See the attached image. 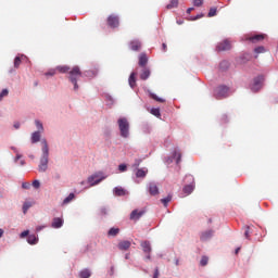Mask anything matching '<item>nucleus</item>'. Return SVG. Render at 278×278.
Listing matches in <instances>:
<instances>
[{
  "mask_svg": "<svg viewBox=\"0 0 278 278\" xmlns=\"http://www.w3.org/2000/svg\"><path fill=\"white\" fill-rule=\"evenodd\" d=\"M41 144L42 156L40 159L38 170L39 173H46L49 164V143H47V139H42Z\"/></svg>",
  "mask_w": 278,
  "mask_h": 278,
  "instance_id": "1",
  "label": "nucleus"
},
{
  "mask_svg": "<svg viewBox=\"0 0 278 278\" xmlns=\"http://www.w3.org/2000/svg\"><path fill=\"white\" fill-rule=\"evenodd\" d=\"M79 78H81V70L79 68V66H74L68 72V79L71 84L74 85V90H79V85H77V80Z\"/></svg>",
  "mask_w": 278,
  "mask_h": 278,
  "instance_id": "2",
  "label": "nucleus"
},
{
  "mask_svg": "<svg viewBox=\"0 0 278 278\" xmlns=\"http://www.w3.org/2000/svg\"><path fill=\"white\" fill-rule=\"evenodd\" d=\"M117 125L122 138H129V121L126 117H121Z\"/></svg>",
  "mask_w": 278,
  "mask_h": 278,
  "instance_id": "3",
  "label": "nucleus"
},
{
  "mask_svg": "<svg viewBox=\"0 0 278 278\" xmlns=\"http://www.w3.org/2000/svg\"><path fill=\"white\" fill-rule=\"evenodd\" d=\"M214 94L217 99H226V97H229V87L227 86H218L215 91Z\"/></svg>",
  "mask_w": 278,
  "mask_h": 278,
  "instance_id": "4",
  "label": "nucleus"
},
{
  "mask_svg": "<svg viewBox=\"0 0 278 278\" xmlns=\"http://www.w3.org/2000/svg\"><path fill=\"white\" fill-rule=\"evenodd\" d=\"M106 23L109 27H111L112 29H116V27L121 25V20L117 15L111 14L108 17Z\"/></svg>",
  "mask_w": 278,
  "mask_h": 278,
  "instance_id": "5",
  "label": "nucleus"
},
{
  "mask_svg": "<svg viewBox=\"0 0 278 278\" xmlns=\"http://www.w3.org/2000/svg\"><path fill=\"white\" fill-rule=\"evenodd\" d=\"M264 84V76H257L256 78H254V83L252 85V90L253 92H257L258 90H262V86Z\"/></svg>",
  "mask_w": 278,
  "mask_h": 278,
  "instance_id": "6",
  "label": "nucleus"
},
{
  "mask_svg": "<svg viewBox=\"0 0 278 278\" xmlns=\"http://www.w3.org/2000/svg\"><path fill=\"white\" fill-rule=\"evenodd\" d=\"M230 49H231V42L227 39L219 42L216 47L217 51H229Z\"/></svg>",
  "mask_w": 278,
  "mask_h": 278,
  "instance_id": "7",
  "label": "nucleus"
},
{
  "mask_svg": "<svg viewBox=\"0 0 278 278\" xmlns=\"http://www.w3.org/2000/svg\"><path fill=\"white\" fill-rule=\"evenodd\" d=\"M64 225V219L62 217H54L52 219L51 227L52 229H60Z\"/></svg>",
  "mask_w": 278,
  "mask_h": 278,
  "instance_id": "8",
  "label": "nucleus"
},
{
  "mask_svg": "<svg viewBox=\"0 0 278 278\" xmlns=\"http://www.w3.org/2000/svg\"><path fill=\"white\" fill-rule=\"evenodd\" d=\"M264 38H266V35L261 34V35H254V36H250L247 37L245 40H249L250 42H262V40H264Z\"/></svg>",
  "mask_w": 278,
  "mask_h": 278,
  "instance_id": "9",
  "label": "nucleus"
},
{
  "mask_svg": "<svg viewBox=\"0 0 278 278\" xmlns=\"http://www.w3.org/2000/svg\"><path fill=\"white\" fill-rule=\"evenodd\" d=\"M140 79L143 81H147L149 77H151V68L149 67H141V73H140Z\"/></svg>",
  "mask_w": 278,
  "mask_h": 278,
  "instance_id": "10",
  "label": "nucleus"
},
{
  "mask_svg": "<svg viewBox=\"0 0 278 278\" xmlns=\"http://www.w3.org/2000/svg\"><path fill=\"white\" fill-rule=\"evenodd\" d=\"M142 216H144V211L134 210L130 213V220H140V218H142Z\"/></svg>",
  "mask_w": 278,
  "mask_h": 278,
  "instance_id": "11",
  "label": "nucleus"
},
{
  "mask_svg": "<svg viewBox=\"0 0 278 278\" xmlns=\"http://www.w3.org/2000/svg\"><path fill=\"white\" fill-rule=\"evenodd\" d=\"M212 236H214V230H206V231L201 233L200 240L202 242H207V240L212 239Z\"/></svg>",
  "mask_w": 278,
  "mask_h": 278,
  "instance_id": "12",
  "label": "nucleus"
},
{
  "mask_svg": "<svg viewBox=\"0 0 278 278\" xmlns=\"http://www.w3.org/2000/svg\"><path fill=\"white\" fill-rule=\"evenodd\" d=\"M129 47L131 51H140V49H142V42H140L138 39H135L130 41Z\"/></svg>",
  "mask_w": 278,
  "mask_h": 278,
  "instance_id": "13",
  "label": "nucleus"
},
{
  "mask_svg": "<svg viewBox=\"0 0 278 278\" xmlns=\"http://www.w3.org/2000/svg\"><path fill=\"white\" fill-rule=\"evenodd\" d=\"M149 193L152 197H155L156 194H160V189L157 188V185L155 182H150L148 187Z\"/></svg>",
  "mask_w": 278,
  "mask_h": 278,
  "instance_id": "14",
  "label": "nucleus"
},
{
  "mask_svg": "<svg viewBox=\"0 0 278 278\" xmlns=\"http://www.w3.org/2000/svg\"><path fill=\"white\" fill-rule=\"evenodd\" d=\"M147 64H149V58L147 56V53H141L139 55V66L144 68L147 67Z\"/></svg>",
  "mask_w": 278,
  "mask_h": 278,
  "instance_id": "15",
  "label": "nucleus"
},
{
  "mask_svg": "<svg viewBox=\"0 0 278 278\" xmlns=\"http://www.w3.org/2000/svg\"><path fill=\"white\" fill-rule=\"evenodd\" d=\"M101 181H103V178H99V175H92L88 178V184H90V186H98Z\"/></svg>",
  "mask_w": 278,
  "mask_h": 278,
  "instance_id": "16",
  "label": "nucleus"
},
{
  "mask_svg": "<svg viewBox=\"0 0 278 278\" xmlns=\"http://www.w3.org/2000/svg\"><path fill=\"white\" fill-rule=\"evenodd\" d=\"M119 251H128V249L131 248V242L130 241H121L117 245Z\"/></svg>",
  "mask_w": 278,
  "mask_h": 278,
  "instance_id": "17",
  "label": "nucleus"
},
{
  "mask_svg": "<svg viewBox=\"0 0 278 278\" xmlns=\"http://www.w3.org/2000/svg\"><path fill=\"white\" fill-rule=\"evenodd\" d=\"M115 197H125L126 191L122 187H115L113 190Z\"/></svg>",
  "mask_w": 278,
  "mask_h": 278,
  "instance_id": "18",
  "label": "nucleus"
},
{
  "mask_svg": "<svg viewBox=\"0 0 278 278\" xmlns=\"http://www.w3.org/2000/svg\"><path fill=\"white\" fill-rule=\"evenodd\" d=\"M56 72L58 73H70L71 72V67L68 65H59L56 66Z\"/></svg>",
  "mask_w": 278,
  "mask_h": 278,
  "instance_id": "19",
  "label": "nucleus"
},
{
  "mask_svg": "<svg viewBox=\"0 0 278 278\" xmlns=\"http://www.w3.org/2000/svg\"><path fill=\"white\" fill-rule=\"evenodd\" d=\"M130 88H136V72H132L128 78Z\"/></svg>",
  "mask_w": 278,
  "mask_h": 278,
  "instance_id": "20",
  "label": "nucleus"
},
{
  "mask_svg": "<svg viewBox=\"0 0 278 278\" xmlns=\"http://www.w3.org/2000/svg\"><path fill=\"white\" fill-rule=\"evenodd\" d=\"M30 140L33 144H36V142H40V131L33 132Z\"/></svg>",
  "mask_w": 278,
  "mask_h": 278,
  "instance_id": "21",
  "label": "nucleus"
},
{
  "mask_svg": "<svg viewBox=\"0 0 278 278\" xmlns=\"http://www.w3.org/2000/svg\"><path fill=\"white\" fill-rule=\"evenodd\" d=\"M147 173H149L147 168L137 169L136 177L143 179V177H147Z\"/></svg>",
  "mask_w": 278,
  "mask_h": 278,
  "instance_id": "22",
  "label": "nucleus"
},
{
  "mask_svg": "<svg viewBox=\"0 0 278 278\" xmlns=\"http://www.w3.org/2000/svg\"><path fill=\"white\" fill-rule=\"evenodd\" d=\"M141 247L144 253H151V243L149 241L141 242Z\"/></svg>",
  "mask_w": 278,
  "mask_h": 278,
  "instance_id": "23",
  "label": "nucleus"
},
{
  "mask_svg": "<svg viewBox=\"0 0 278 278\" xmlns=\"http://www.w3.org/2000/svg\"><path fill=\"white\" fill-rule=\"evenodd\" d=\"M182 192L185 194H192L194 192V185H187L184 187Z\"/></svg>",
  "mask_w": 278,
  "mask_h": 278,
  "instance_id": "24",
  "label": "nucleus"
},
{
  "mask_svg": "<svg viewBox=\"0 0 278 278\" xmlns=\"http://www.w3.org/2000/svg\"><path fill=\"white\" fill-rule=\"evenodd\" d=\"M173 201V195L168 194L166 198L161 199V203H163L164 207H168V204Z\"/></svg>",
  "mask_w": 278,
  "mask_h": 278,
  "instance_id": "25",
  "label": "nucleus"
},
{
  "mask_svg": "<svg viewBox=\"0 0 278 278\" xmlns=\"http://www.w3.org/2000/svg\"><path fill=\"white\" fill-rule=\"evenodd\" d=\"M27 242L28 244H38V237H36V235H29Z\"/></svg>",
  "mask_w": 278,
  "mask_h": 278,
  "instance_id": "26",
  "label": "nucleus"
},
{
  "mask_svg": "<svg viewBox=\"0 0 278 278\" xmlns=\"http://www.w3.org/2000/svg\"><path fill=\"white\" fill-rule=\"evenodd\" d=\"M23 58H25V56L22 55V56H16V58L14 59V68H18V67L21 66V64H22V62H23Z\"/></svg>",
  "mask_w": 278,
  "mask_h": 278,
  "instance_id": "27",
  "label": "nucleus"
},
{
  "mask_svg": "<svg viewBox=\"0 0 278 278\" xmlns=\"http://www.w3.org/2000/svg\"><path fill=\"white\" fill-rule=\"evenodd\" d=\"M74 199H75V193H70L67 198L63 200V205H68V203H71V201H73Z\"/></svg>",
  "mask_w": 278,
  "mask_h": 278,
  "instance_id": "28",
  "label": "nucleus"
},
{
  "mask_svg": "<svg viewBox=\"0 0 278 278\" xmlns=\"http://www.w3.org/2000/svg\"><path fill=\"white\" fill-rule=\"evenodd\" d=\"M91 274H90V269H83L80 273H79V277L80 278H90Z\"/></svg>",
  "mask_w": 278,
  "mask_h": 278,
  "instance_id": "29",
  "label": "nucleus"
},
{
  "mask_svg": "<svg viewBox=\"0 0 278 278\" xmlns=\"http://www.w3.org/2000/svg\"><path fill=\"white\" fill-rule=\"evenodd\" d=\"M151 99H153L154 101H157V103H165V99L164 98H160L157 97L155 93H150Z\"/></svg>",
  "mask_w": 278,
  "mask_h": 278,
  "instance_id": "30",
  "label": "nucleus"
},
{
  "mask_svg": "<svg viewBox=\"0 0 278 278\" xmlns=\"http://www.w3.org/2000/svg\"><path fill=\"white\" fill-rule=\"evenodd\" d=\"M179 5V0H172L169 4H167V10H173V8H177Z\"/></svg>",
  "mask_w": 278,
  "mask_h": 278,
  "instance_id": "31",
  "label": "nucleus"
},
{
  "mask_svg": "<svg viewBox=\"0 0 278 278\" xmlns=\"http://www.w3.org/2000/svg\"><path fill=\"white\" fill-rule=\"evenodd\" d=\"M254 53H256V55H260V53H266V48L264 46L256 47L254 49Z\"/></svg>",
  "mask_w": 278,
  "mask_h": 278,
  "instance_id": "32",
  "label": "nucleus"
},
{
  "mask_svg": "<svg viewBox=\"0 0 278 278\" xmlns=\"http://www.w3.org/2000/svg\"><path fill=\"white\" fill-rule=\"evenodd\" d=\"M35 125H36V127L38 129L37 131H40V134H42V131H45V127L42 126L40 121L36 119L35 121Z\"/></svg>",
  "mask_w": 278,
  "mask_h": 278,
  "instance_id": "33",
  "label": "nucleus"
},
{
  "mask_svg": "<svg viewBox=\"0 0 278 278\" xmlns=\"http://www.w3.org/2000/svg\"><path fill=\"white\" fill-rule=\"evenodd\" d=\"M119 231L121 229L118 228H111L108 233L109 236L115 237V236H118Z\"/></svg>",
  "mask_w": 278,
  "mask_h": 278,
  "instance_id": "34",
  "label": "nucleus"
},
{
  "mask_svg": "<svg viewBox=\"0 0 278 278\" xmlns=\"http://www.w3.org/2000/svg\"><path fill=\"white\" fill-rule=\"evenodd\" d=\"M174 157L176 160V164H179L181 162V152L175 151L174 152Z\"/></svg>",
  "mask_w": 278,
  "mask_h": 278,
  "instance_id": "35",
  "label": "nucleus"
},
{
  "mask_svg": "<svg viewBox=\"0 0 278 278\" xmlns=\"http://www.w3.org/2000/svg\"><path fill=\"white\" fill-rule=\"evenodd\" d=\"M31 202H25L24 204H23V213L24 214H27V211L29 210V207H31Z\"/></svg>",
  "mask_w": 278,
  "mask_h": 278,
  "instance_id": "36",
  "label": "nucleus"
},
{
  "mask_svg": "<svg viewBox=\"0 0 278 278\" xmlns=\"http://www.w3.org/2000/svg\"><path fill=\"white\" fill-rule=\"evenodd\" d=\"M55 73H58L56 67H55V68H52V70H49V71L46 73V77H53V75H55Z\"/></svg>",
  "mask_w": 278,
  "mask_h": 278,
  "instance_id": "37",
  "label": "nucleus"
},
{
  "mask_svg": "<svg viewBox=\"0 0 278 278\" xmlns=\"http://www.w3.org/2000/svg\"><path fill=\"white\" fill-rule=\"evenodd\" d=\"M244 237L247 239L251 238V227H249V226L244 227Z\"/></svg>",
  "mask_w": 278,
  "mask_h": 278,
  "instance_id": "38",
  "label": "nucleus"
},
{
  "mask_svg": "<svg viewBox=\"0 0 278 278\" xmlns=\"http://www.w3.org/2000/svg\"><path fill=\"white\" fill-rule=\"evenodd\" d=\"M151 114L153 116H156V118H160V116H162V114L160 113V109H152Z\"/></svg>",
  "mask_w": 278,
  "mask_h": 278,
  "instance_id": "39",
  "label": "nucleus"
},
{
  "mask_svg": "<svg viewBox=\"0 0 278 278\" xmlns=\"http://www.w3.org/2000/svg\"><path fill=\"white\" fill-rule=\"evenodd\" d=\"M210 262V258L207 256H202L200 261L201 266H205Z\"/></svg>",
  "mask_w": 278,
  "mask_h": 278,
  "instance_id": "40",
  "label": "nucleus"
},
{
  "mask_svg": "<svg viewBox=\"0 0 278 278\" xmlns=\"http://www.w3.org/2000/svg\"><path fill=\"white\" fill-rule=\"evenodd\" d=\"M10 94V91L8 89H3L0 93V101L3 100V97H8Z\"/></svg>",
  "mask_w": 278,
  "mask_h": 278,
  "instance_id": "41",
  "label": "nucleus"
},
{
  "mask_svg": "<svg viewBox=\"0 0 278 278\" xmlns=\"http://www.w3.org/2000/svg\"><path fill=\"white\" fill-rule=\"evenodd\" d=\"M217 9L211 8L208 12V17L212 18V16H216Z\"/></svg>",
  "mask_w": 278,
  "mask_h": 278,
  "instance_id": "42",
  "label": "nucleus"
},
{
  "mask_svg": "<svg viewBox=\"0 0 278 278\" xmlns=\"http://www.w3.org/2000/svg\"><path fill=\"white\" fill-rule=\"evenodd\" d=\"M118 170H119V173H125V172H127V165H126V164H119V165H118Z\"/></svg>",
  "mask_w": 278,
  "mask_h": 278,
  "instance_id": "43",
  "label": "nucleus"
},
{
  "mask_svg": "<svg viewBox=\"0 0 278 278\" xmlns=\"http://www.w3.org/2000/svg\"><path fill=\"white\" fill-rule=\"evenodd\" d=\"M86 77H97V72H92V71H87L85 73Z\"/></svg>",
  "mask_w": 278,
  "mask_h": 278,
  "instance_id": "44",
  "label": "nucleus"
},
{
  "mask_svg": "<svg viewBox=\"0 0 278 278\" xmlns=\"http://www.w3.org/2000/svg\"><path fill=\"white\" fill-rule=\"evenodd\" d=\"M193 5H195V8H201V5H203V0H193Z\"/></svg>",
  "mask_w": 278,
  "mask_h": 278,
  "instance_id": "45",
  "label": "nucleus"
},
{
  "mask_svg": "<svg viewBox=\"0 0 278 278\" xmlns=\"http://www.w3.org/2000/svg\"><path fill=\"white\" fill-rule=\"evenodd\" d=\"M29 236V230H25L20 235V238H27Z\"/></svg>",
  "mask_w": 278,
  "mask_h": 278,
  "instance_id": "46",
  "label": "nucleus"
},
{
  "mask_svg": "<svg viewBox=\"0 0 278 278\" xmlns=\"http://www.w3.org/2000/svg\"><path fill=\"white\" fill-rule=\"evenodd\" d=\"M33 186H34L36 189L40 188V181H39V180H34V181H33Z\"/></svg>",
  "mask_w": 278,
  "mask_h": 278,
  "instance_id": "47",
  "label": "nucleus"
},
{
  "mask_svg": "<svg viewBox=\"0 0 278 278\" xmlns=\"http://www.w3.org/2000/svg\"><path fill=\"white\" fill-rule=\"evenodd\" d=\"M160 277V269L155 268L153 278Z\"/></svg>",
  "mask_w": 278,
  "mask_h": 278,
  "instance_id": "48",
  "label": "nucleus"
},
{
  "mask_svg": "<svg viewBox=\"0 0 278 278\" xmlns=\"http://www.w3.org/2000/svg\"><path fill=\"white\" fill-rule=\"evenodd\" d=\"M22 188H24V189H26V190H27V188H29V184L24 182V184L22 185Z\"/></svg>",
  "mask_w": 278,
  "mask_h": 278,
  "instance_id": "49",
  "label": "nucleus"
},
{
  "mask_svg": "<svg viewBox=\"0 0 278 278\" xmlns=\"http://www.w3.org/2000/svg\"><path fill=\"white\" fill-rule=\"evenodd\" d=\"M14 128H15V129H20V128H21V123H15V124H14Z\"/></svg>",
  "mask_w": 278,
  "mask_h": 278,
  "instance_id": "50",
  "label": "nucleus"
},
{
  "mask_svg": "<svg viewBox=\"0 0 278 278\" xmlns=\"http://www.w3.org/2000/svg\"><path fill=\"white\" fill-rule=\"evenodd\" d=\"M22 155L21 154H17L16 157H15V162H18V160H21Z\"/></svg>",
  "mask_w": 278,
  "mask_h": 278,
  "instance_id": "51",
  "label": "nucleus"
},
{
  "mask_svg": "<svg viewBox=\"0 0 278 278\" xmlns=\"http://www.w3.org/2000/svg\"><path fill=\"white\" fill-rule=\"evenodd\" d=\"M203 15H198L195 17L192 18V21H198V18H201Z\"/></svg>",
  "mask_w": 278,
  "mask_h": 278,
  "instance_id": "52",
  "label": "nucleus"
},
{
  "mask_svg": "<svg viewBox=\"0 0 278 278\" xmlns=\"http://www.w3.org/2000/svg\"><path fill=\"white\" fill-rule=\"evenodd\" d=\"M227 64H228V63H227L226 61H224V62L220 63V67L227 66Z\"/></svg>",
  "mask_w": 278,
  "mask_h": 278,
  "instance_id": "53",
  "label": "nucleus"
},
{
  "mask_svg": "<svg viewBox=\"0 0 278 278\" xmlns=\"http://www.w3.org/2000/svg\"><path fill=\"white\" fill-rule=\"evenodd\" d=\"M192 10H194V8H189V9L187 10V14H190V12H192Z\"/></svg>",
  "mask_w": 278,
  "mask_h": 278,
  "instance_id": "54",
  "label": "nucleus"
},
{
  "mask_svg": "<svg viewBox=\"0 0 278 278\" xmlns=\"http://www.w3.org/2000/svg\"><path fill=\"white\" fill-rule=\"evenodd\" d=\"M162 47H163V51H166V50H167L166 43H163Z\"/></svg>",
  "mask_w": 278,
  "mask_h": 278,
  "instance_id": "55",
  "label": "nucleus"
},
{
  "mask_svg": "<svg viewBox=\"0 0 278 278\" xmlns=\"http://www.w3.org/2000/svg\"><path fill=\"white\" fill-rule=\"evenodd\" d=\"M0 238H3V229L0 228Z\"/></svg>",
  "mask_w": 278,
  "mask_h": 278,
  "instance_id": "56",
  "label": "nucleus"
},
{
  "mask_svg": "<svg viewBox=\"0 0 278 278\" xmlns=\"http://www.w3.org/2000/svg\"><path fill=\"white\" fill-rule=\"evenodd\" d=\"M235 253H236V255H238V253H240V248H237Z\"/></svg>",
  "mask_w": 278,
  "mask_h": 278,
  "instance_id": "57",
  "label": "nucleus"
},
{
  "mask_svg": "<svg viewBox=\"0 0 278 278\" xmlns=\"http://www.w3.org/2000/svg\"><path fill=\"white\" fill-rule=\"evenodd\" d=\"M177 25H184V21H177Z\"/></svg>",
  "mask_w": 278,
  "mask_h": 278,
  "instance_id": "58",
  "label": "nucleus"
},
{
  "mask_svg": "<svg viewBox=\"0 0 278 278\" xmlns=\"http://www.w3.org/2000/svg\"><path fill=\"white\" fill-rule=\"evenodd\" d=\"M36 229H37V231H40V230H42V227L38 226Z\"/></svg>",
  "mask_w": 278,
  "mask_h": 278,
  "instance_id": "59",
  "label": "nucleus"
},
{
  "mask_svg": "<svg viewBox=\"0 0 278 278\" xmlns=\"http://www.w3.org/2000/svg\"><path fill=\"white\" fill-rule=\"evenodd\" d=\"M111 275H114V267H111Z\"/></svg>",
  "mask_w": 278,
  "mask_h": 278,
  "instance_id": "60",
  "label": "nucleus"
},
{
  "mask_svg": "<svg viewBox=\"0 0 278 278\" xmlns=\"http://www.w3.org/2000/svg\"><path fill=\"white\" fill-rule=\"evenodd\" d=\"M223 121H227V115H223Z\"/></svg>",
  "mask_w": 278,
  "mask_h": 278,
  "instance_id": "61",
  "label": "nucleus"
},
{
  "mask_svg": "<svg viewBox=\"0 0 278 278\" xmlns=\"http://www.w3.org/2000/svg\"><path fill=\"white\" fill-rule=\"evenodd\" d=\"M147 260H151V255H150V253H148V255H147Z\"/></svg>",
  "mask_w": 278,
  "mask_h": 278,
  "instance_id": "62",
  "label": "nucleus"
},
{
  "mask_svg": "<svg viewBox=\"0 0 278 278\" xmlns=\"http://www.w3.org/2000/svg\"><path fill=\"white\" fill-rule=\"evenodd\" d=\"M176 266H179V260H176Z\"/></svg>",
  "mask_w": 278,
  "mask_h": 278,
  "instance_id": "63",
  "label": "nucleus"
},
{
  "mask_svg": "<svg viewBox=\"0 0 278 278\" xmlns=\"http://www.w3.org/2000/svg\"><path fill=\"white\" fill-rule=\"evenodd\" d=\"M22 166L25 164V161H21Z\"/></svg>",
  "mask_w": 278,
  "mask_h": 278,
  "instance_id": "64",
  "label": "nucleus"
}]
</instances>
